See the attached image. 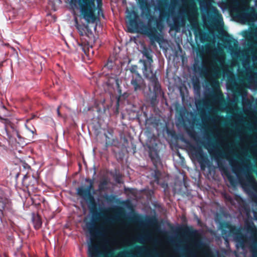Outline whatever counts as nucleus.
I'll use <instances>...</instances> for the list:
<instances>
[{"label": "nucleus", "mask_w": 257, "mask_h": 257, "mask_svg": "<svg viewBox=\"0 0 257 257\" xmlns=\"http://www.w3.org/2000/svg\"><path fill=\"white\" fill-rule=\"evenodd\" d=\"M90 4L89 0H81L79 1V5L81 7V13L82 15L83 19L88 23H93L95 20V17L92 12L91 9L89 10L87 9L86 8Z\"/></svg>", "instance_id": "nucleus-1"}, {"label": "nucleus", "mask_w": 257, "mask_h": 257, "mask_svg": "<svg viewBox=\"0 0 257 257\" xmlns=\"http://www.w3.org/2000/svg\"><path fill=\"white\" fill-rule=\"evenodd\" d=\"M77 29L81 36L88 38V39L84 38L85 41L89 43L94 41L93 34L87 26L78 25Z\"/></svg>", "instance_id": "nucleus-2"}, {"label": "nucleus", "mask_w": 257, "mask_h": 257, "mask_svg": "<svg viewBox=\"0 0 257 257\" xmlns=\"http://www.w3.org/2000/svg\"><path fill=\"white\" fill-rule=\"evenodd\" d=\"M89 183V186L87 187V189H85L83 187L79 188L77 189V193L81 196H84L86 194L89 193L91 188L92 187V181L91 180H86Z\"/></svg>", "instance_id": "nucleus-3"}, {"label": "nucleus", "mask_w": 257, "mask_h": 257, "mask_svg": "<svg viewBox=\"0 0 257 257\" xmlns=\"http://www.w3.org/2000/svg\"><path fill=\"white\" fill-rule=\"evenodd\" d=\"M98 249L96 246L91 244L88 247L89 257H98Z\"/></svg>", "instance_id": "nucleus-4"}, {"label": "nucleus", "mask_w": 257, "mask_h": 257, "mask_svg": "<svg viewBox=\"0 0 257 257\" xmlns=\"http://www.w3.org/2000/svg\"><path fill=\"white\" fill-rule=\"evenodd\" d=\"M42 224V222L40 220L39 217L37 216L34 219V226L36 229L39 228Z\"/></svg>", "instance_id": "nucleus-5"}, {"label": "nucleus", "mask_w": 257, "mask_h": 257, "mask_svg": "<svg viewBox=\"0 0 257 257\" xmlns=\"http://www.w3.org/2000/svg\"><path fill=\"white\" fill-rule=\"evenodd\" d=\"M127 18L130 20V22L131 23L136 20V14L134 11L128 13L127 15Z\"/></svg>", "instance_id": "nucleus-6"}, {"label": "nucleus", "mask_w": 257, "mask_h": 257, "mask_svg": "<svg viewBox=\"0 0 257 257\" xmlns=\"http://www.w3.org/2000/svg\"><path fill=\"white\" fill-rule=\"evenodd\" d=\"M79 47L80 49H81L86 55H89L90 50H91V47L90 48V49L88 47L86 50L85 47L83 46V44H79Z\"/></svg>", "instance_id": "nucleus-7"}, {"label": "nucleus", "mask_w": 257, "mask_h": 257, "mask_svg": "<svg viewBox=\"0 0 257 257\" xmlns=\"http://www.w3.org/2000/svg\"><path fill=\"white\" fill-rule=\"evenodd\" d=\"M57 114H58V116H61V114H60V111H59V107L57 108Z\"/></svg>", "instance_id": "nucleus-8"}, {"label": "nucleus", "mask_w": 257, "mask_h": 257, "mask_svg": "<svg viewBox=\"0 0 257 257\" xmlns=\"http://www.w3.org/2000/svg\"><path fill=\"white\" fill-rule=\"evenodd\" d=\"M2 208H4V204L3 203H2V205H0V210H1Z\"/></svg>", "instance_id": "nucleus-9"}, {"label": "nucleus", "mask_w": 257, "mask_h": 257, "mask_svg": "<svg viewBox=\"0 0 257 257\" xmlns=\"http://www.w3.org/2000/svg\"><path fill=\"white\" fill-rule=\"evenodd\" d=\"M91 3H92V5L93 7L95 6V5H94V0H91Z\"/></svg>", "instance_id": "nucleus-10"}, {"label": "nucleus", "mask_w": 257, "mask_h": 257, "mask_svg": "<svg viewBox=\"0 0 257 257\" xmlns=\"http://www.w3.org/2000/svg\"><path fill=\"white\" fill-rule=\"evenodd\" d=\"M248 7V4L247 3H246L245 4V7Z\"/></svg>", "instance_id": "nucleus-11"}]
</instances>
